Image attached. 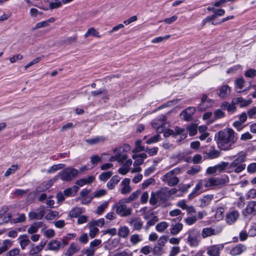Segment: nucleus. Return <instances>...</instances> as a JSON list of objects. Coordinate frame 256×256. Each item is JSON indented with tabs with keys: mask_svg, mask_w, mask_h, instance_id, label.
<instances>
[{
	"mask_svg": "<svg viewBox=\"0 0 256 256\" xmlns=\"http://www.w3.org/2000/svg\"><path fill=\"white\" fill-rule=\"evenodd\" d=\"M174 172V170L166 173L163 176L162 180L168 182V186H173L177 184L179 182V180L176 176H172Z\"/></svg>",
	"mask_w": 256,
	"mask_h": 256,
	"instance_id": "obj_9",
	"label": "nucleus"
},
{
	"mask_svg": "<svg viewBox=\"0 0 256 256\" xmlns=\"http://www.w3.org/2000/svg\"><path fill=\"white\" fill-rule=\"evenodd\" d=\"M129 234L130 230L127 226H122L118 230V235L121 238H126L128 237Z\"/></svg>",
	"mask_w": 256,
	"mask_h": 256,
	"instance_id": "obj_26",
	"label": "nucleus"
},
{
	"mask_svg": "<svg viewBox=\"0 0 256 256\" xmlns=\"http://www.w3.org/2000/svg\"><path fill=\"white\" fill-rule=\"evenodd\" d=\"M256 76V70L250 68L246 72L244 76L246 78H252Z\"/></svg>",
	"mask_w": 256,
	"mask_h": 256,
	"instance_id": "obj_49",
	"label": "nucleus"
},
{
	"mask_svg": "<svg viewBox=\"0 0 256 256\" xmlns=\"http://www.w3.org/2000/svg\"><path fill=\"white\" fill-rule=\"evenodd\" d=\"M120 180V178L115 175L113 176L112 178L107 183V186L110 189L112 190L114 188L115 186L118 184Z\"/></svg>",
	"mask_w": 256,
	"mask_h": 256,
	"instance_id": "obj_21",
	"label": "nucleus"
},
{
	"mask_svg": "<svg viewBox=\"0 0 256 256\" xmlns=\"http://www.w3.org/2000/svg\"><path fill=\"white\" fill-rule=\"evenodd\" d=\"M214 196L212 194H208L201 198L200 200V206L205 207L210 204L211 200L213 199Z\"/></svg>",
	"mask_w": 256,
	"mask_h": 256,
	"instance_id": "obj_23",
	"label": "nucleus"
},
{
	"mask_svg": "<svg viewBox=\"0 0 256 256\" xmlns=\"http://www.w3.org/2000/svg\"><path fill=\"white\" fill-rule=\"evenodd\" d=\"M131 226H132L134 230H140L142 229L143 226V222L140 218L132 219L130 222Z\"/></svg>",
	"mask_w": 256,
	"mask_h": 256,
	"instance_id": "obj_19",
	"label": "nucleus"
},
{
	"mask_svg": "<svg viewBox=\"0 0 256 256\" xmlns=\"http://www.w3.org/2000/svg\"><path fill=\"white\" fill-rule=\"evenodd\" d=\"M18 169V165H12L10 168H8L7 170L4 173V176L8 177L10 174L14 173L16 170Z\"/></svg>",
	"mask_w": 256,
	"mask_h": 256,
	"instance_id": "obj_40",
	"label": "nucleus"
},
{
	"mask_svg": "<svg viewBox=\"0 0 256 256\" xmlns=\"http://www.w3.org/2000/svg\"><path fill=\"white\" fill-rule=\"evenodd\" d=\"M48 22H46V21H42L39 22H38L35 26L32 28L33 30H36L38 28H44L46 26H48Z\"/></svg>",
	"mask_w": 256,
	"mask_h": 256,
	"instance_id": "obj_54",
	"label": "nucleus"
},
{
	"mask_svg": "<svg viewBox=\"0 0 256 256\" xmlns=\"http://www.w3.org/2000/svg\"><path fill=\"white\" fill-rule=\"evenodd\" d=\"M44 236L48 238H51L55 236V232L52 229L47 230L44 232Z\"/></svg>",
	"mask_w": 256,
	"mask_h": 256,
	"instance_id": "obj_63",
	"label": "nucleus"
},
{
	"mask_svg": "<svg viewBox=\"0 0 256 256\" xmlns=\"http://www.w3.org/2000/svg\"><path fill=\"white\" fill-rule=\"evenodd\" d=\"M158 221V218L157 216H154L152 218L148 220L145 226L146 230H148L150 227L155 224L156 222Z\"/></svg>",
	"mask_w": 256,
	"mask_h": 256,
	"instance_id": "obj_44",
	"label": "nucleus"
},
{
	"mask_svg": "<svg viewBox=\"0 0 256 256\" xmlns=\"http://www.w3.org/2000/svg\"><path fill=\"white\" fill-rule=\"evenodd\" d=\"M58 214L59 213L58 211H51L46 215L45 218L48 220H52L55 218L58 217Z\"/></svg>",
	"mask_w": 256,
	"mask_h": 256,
	"instance_id": "obj_41",
	"label": "nucleus"
},
{
	"mask_svg": "<svg viewBox=\"0 0 256 256\" xmlns=\"http://www.w3.org/2000/svg\"><path fill=\"white\" fill-rule=\"evenodd\" d=\"M102 241L99 239H95L92 242H90V247L96 248H97V247L101 244Z\"/></svg>",
	"mask_w": 256,
	"mask_h": 256,
	"instance_id": "obj_56",
	"label": "nucleus"
},
{
	"mask_svg": "<svg viewBox=\"0 0 256 256\" xmlns=\"http://www.w3.org/2000/svg\"><path fill=\"white\" fill-rule=\"evenodd\" d=\"M78 174V170L72 167L64 168L54 177L56 180L60 178L63 181L68 182L74 178Z\"/></svg>",
	"mask_w": 256,
	"mask_h": 256,
	"instance_id": "obj_3",
	"label": "nucleus"
},
{
	"mask_svg": "<svg viewBox=\"0 0 256 256\" xmlns=\"http://www.w3.org/2000/svg\"><path fill=\"white\" fill-rule=\"evenodd\" d=\"M183 224L182 223L178 222L172 225L170 229V234L172 235L178 234L182 229Z\"/></svg>",
	"mask_w": 256,
	"mask_h": 256,
	"instance_id": "obj_24",
	"label": "nucleus"
},
{
	"mask_svg": "<svg viewBox=\"0 0 256 256\" xmlns=\"http://www.w3.org/2000/svg\"><path fill=\"white\" fill-rule=\"evenodd\" d=\"M242 214L244 216L256 215V201L250 202L246 208L243 210Z\"/></svg>",
	"mask_w": 256,
	"mask_h": 256,
	"instance_id": "obj_11",
	"label": "nucleus"
},
{
	"mask_svg": "<svg viewBox=\"0 0 256 256\" xmlns=\"http://www.w3.org/2000/svg\"><path fill=\"white\" fill-rule=\"evenodd\" d=\"M62 3L59 0H54V2H52L50 4V8L53 10L60 7Z\"/></svg>",
	"mask_w": 256,
	"mask_h": 256,
	"instance_id": "obj_52",
	"label": "nucleus"
},
{
	"mask_svg": "<svg viewBox=\"0 0 256 256\" xmlns=\"http://www.w3.org/2000/svg\"><path fill=\"white\" fill-rule=\"evenodd\" d=\"M161 196L158 195L157 192L156 193L152 192L151 194V196L150 200V204L151 205L154 206L158 201V197Z\"/></svg>",
	"mask_w": 256,
	"mask_h": 256,
	"instance_id": "obj_37",
	"label": "nucleus"
},
{
	"mask_svg": "<svg viewBox=\"0 0 256 256\" xmlns=\"http://www.w3.org/2000/svg\"><path fill=\"white\" fill-rule=\"evenodd\" d=\"M224 216V209L220 207L216 209L215 214L216 218L217 220H222Z\"/></svg>",
	"mask_w": 256,
	"mask_h": 256,
	"instance_id": "obj_39",
	"label": "nucleus"
},
{
	"mask_svg": "<svg viewBox=\"0 0 256 256\" xmlns=\"http://www.w3.org/2000/svg\"><path fill=\"white\" fill-rule=\"evenodd\" d=\"M235 158L234 160L229 164V170L228 172H234L239 174L245 170L246 164L244 162L246 160V156L243 152H241L238 154V156H233L230 157V159Z\"/></svg>",
	"mask_w": 256,
	"mask_h": 256,
	"instance_id": "obj_2",
	"label": "nucleus"
},
{
	"mask_svg": "<svg viewBox=\"0 0 256 256\" xmlns=\"http://www.w3.org/2000/svg\"><path fill=\"white\" fill-rule=\"evenodd\" d=\"M20 252L18 248H14L8 251L6 254V256H18Z\"/></svg>",
	"mask_w": 256,
	"mask_h": 256,
	"instance_id": "obj_51",
	"label": "nucleus"
},
{
	"mask_svg": "<svg viewBox=\"0 0 256 256\" xmlns=\"http://www.w3.org/2000/svg\"><path fill=\"white\" fill-rule=\"evenodd\" d=\"M230 87L227 84L224 85L220 88L218 96L220 98H224L230 92Z\"/></svg>",
	"mask_w": 256,
	"mask_h": 256,
	"instance_id": "obj_25",
	"label": "nucleus"
},
{
	"mask_svg": "<svg viewBox=\"0 0 256 256\" xmlns=\"http://www.w3.org/2000/svg\"><path fill=\"white\" fill-rule=\"evenodd\" d=\"M116 208V214L120 216L126 217L131 214L132 209L130 208H128L126 204L124 202H119V205L115 206Z\"/></svg>",
	"mask_w": 256,
	"mask_h": 256,
	"instance_id": "obj_6",
	"label": "nucleus"
},
{
	"mask_svg": "<svg viewBox=\"0 0 256 256\" xmlns=\"http://www.w3.org/2000/svg\"><path fill=\"white\" fill-rule=\"evenodd\" d=\"M82 210L80 208H74L69 212V216L71 218L78 217L82 214Z\"/></svg>",
	"mask_w": 256,
	"mask_h": 256,
	"instance_id": "obj_30",
	"label": "nucleus"
},
{
	"mask_svg": "<svg viewBox=\"0 0 256 256\" xmlns=\"http://www.w3.org/2000/svg\"><path fill=\"white\" fill-rule=\"evenodd\" d=\"M221 154V152L214 148V146H211L207 153L208 158L210 159H214L218 158Z\"/></svg>",
	"mask_w": 256,
	"mask_h": 256,
	"instance_id": "obj_20",
	"label": "nucleus"
},
{
	"mask_svg": "<svg viewBox=\"0 0 256 256\" xmlns=\"http://www.w3.org/2000/svg\"><path fill=\"white\" fill-rule=\"evenodd\" d=\"M104 224V220L103 218H100L98 220H92L90 222V226L102 227Z\"/></svg>",
	"mask_w": 256,
	"mask_h": 256,
	"instance_id": "obj_32",
	"label": "nucleus"
},
{
	"mask_svg": "<svg viewBox=\"0 0 256 256\" xmlns=\"http://www.w3.org/2000/svg\"><path fill=\"white\" fill-rule=\"evenodd\" d=\"M26 216L24 214H20L18 217L15 218H12L11 220L12 223L16 224L19 222H22L26 220Z\"/></svg>",
	"mask_w": 256,
	"mask_h": 256,
	"instance_id": "obj_43",
	"label": "nucleus"
},
{
	"mask_svg": "<svg viewBox=\"0 0 256 256\" xmlns=\"http://www.w3.org/2000/svg\"><path fill=\"white\" fill-rule=\"evenodd\" d=\"M168 224L166 222H162L158 224L156 226V230L158 232H163L168 227Z\"/></svg>",
	"mask_w": 256,
	"mask_h": 256,
	"instance_id": "obj_33",
	"label": "nucleus"
},
{
	"mask_svg": "<svg viewBox=\"0 0 256 256\" xmlns=\"http://www.w3.org/2000/svg\"><path fill=\"white\" fill-rule=\"evenodd\" d=\"M196 108L193 106H189L182 111L181 114L183 118L186 121H190L192 120V116L194 113Z\"/></svg>",
	"mask_w": 256,
	"mask_h": 256,
	"instance_id": "obj_13",
	"label": "nucleus"
},
{
	"mask_svg": "<svg viewBox=\"0 0 256 256\" xmlns=\"http://www.w3.org/2000/svg\"><path fill=\"white\" fill-rule=\"evenodd\" d=\"M244 82L245 81L242 78L237 79L235 82L236 87L240 90L242 89V88L244 87Z\"/></svg>",
	"mask_w": 256,
	"mask_h": 256,
	"instance_id": "obj_55",
	"label": "nucleus"
},
{
	"mask_svg": "<svg viewBox=\"0 0 256 256\" xmlns=\"http://www.w3.org/2000/svg\"><path fill=\"white\" fill-rule=\"evenodd\" d=\"M46 212L44 209L41 210L39 212H30L28 216L30 220H42Z\"/></svg>",
	"mask_w": 256,
	"mask_h": 256,
	"instance_id": "obj_16",
	"label": "nucleus"
},
{
	"mask_svg": "<svg viewBox=\"0 0 256 256\" xmlns=\"http://www.w3.org/2000/svg\"><path fill=\"white\" fill-rule=\"evenodd\" d=\"M187 242L191 247H196L199 244L200 231L196 229L190 230L187 232Z\"/></svg>",
	"mask_w": 256,
	"mask_h": 256,
	"instance_id": "obj_5",
	"label": "nucleus"
},
{
	"mask_svg": "<svg viewBox=\"0 0 256 256\" xmlns=\"http://www.w3.org/2000/svg\"><path fill=\"white\" fill-rule=\"evenodd\" d=\"M79 250L77 245L74 242H72L70 244L68 249L66 250L65 255L66 256H72L74 254L78 252Z\"/></svg>",
	"mask_w": 256,
	"mask_h": 256,
	"instance_id": "obj_22",
	"label": "nucleus"
},
{
	"mask_svg": "<svg viewBox=\"0 0 256 256\" xmlns=\"http://www.w3.org/2000/svg\"><path fill=\"white\" fill-rule=\"evenodd\" d=\"M208 96L206 94H203L201 98V102L198 106V108L200 111H204L208 107H210L214 104L212 100L207 99Z\"/></svg>",
	"mask_w": 256,
	"mask_h": 256,
	"instance_id": "obj_10",
	"label": "nucleus"
},
{
	"mask_svg": "<svg viewBox=\"0 0 256 256\" xmlns=\"http://www.w3.org/2000/svg\"><path fill=\"white\" fill-rule=\"evenodd\" d=\"M112 174V172L110 171H108L102 173L99 176V179L102 180L105 182L108 180Z\"/></svg>",
	"mask_w": 256,
	"mask_h": 256,
	"instance_id": "obj_38",
	"label": "nucleus"
},
{
	"mask_svg": "<svg viewBox=\"0 0 256 256\" xmlns=\"http://www.w3.org/2000/svg\"><path fill=\"white\" fill-rule=\"evenodd\" d=\"M226 180L225 178H212L208 180H204V186L205 187H210L212 186H218L225 184Z\"/></svg>",
	"mask_w": 256,
	"mask_h": 256,
	"instance_id": "obj_7",
	"label": "nucleus"
},
{
	"mask_svg": "<svg viewBox=\"0 0 256 256\" xmlns=\"http://www.w3.org/2000/svg\"><path fill=\"white\" fill-rule=\"evenodd\" d=\"M141 241L138 234H135L131 236L130 238V242L134 245L136 244L138 242Z\"/></svg>",
	"mask_w": 256,
	"mask_h": 256,
	"instance_id": "obj_50",
	"label": "nucleus"
},
{
	"mask_svg": "<svg viewBox=\"0 0 256 256\" xmlns=\"http://www.w3.org/2000/svg\"><path fill=\"white\" fill-rule=\"evenodd\" d=\"M180 252V248L179 246H174L170 251L169 256H176Z\"/></svg>",
	"mask_w": 256,
	"mask_h": 256,
	"instance_id": "obj_64",
	"label": "nucleus"
},
{
	"mask_svg": "<svg viewBox=\"0 0 256 256\" xmlns=\"http://www.w3.org/2000/svg\"><path fill=\"white\" fill-rule=\"evenodd\" d=\"M47 246L48 250L57 252L62 246V244L57 240H52L48 244Z\"/></svg>",
	"mask_w": 256,
	"mask_h": 256,
	"instance_id": "obj_14",
	"label": "nucleus"
},
{
	"mask_svg": "<svg viewBox=\"0 0 256 256\" xmlns=\"http://www.w3.org/2000/svg\"><path fill=\"white\" fill-rule=\"evenodd\" d=\"M106 140L104 136H97L92 138L86 140V142L90 145H94L99 143L104 142Z\"/></svg>",
	"mask_w": 256,
	"mask_h": 256,
	"instance_id": "obj_18",
	"label": "nucleus"
},
{
	"mask_svg": "<svg viewBox=\"0 0 256 256\" xmlns=\"http://www.w3.org/2000/svg\"><path fill=\"white\" fill-rule=\"evenodd\" d=\"M65 166L64 164H54L50 166L48 170L47 173L53 174L56 172L58 170L63 168Z\"/></svg>",
	"mask_w": 256,
	"mask_h": 256,
	"instance_id": "obj_28",
	"label": "nucleus"
},
{
	"mask_svg": "<svg viewBox=\"0 0 256 256\" xmlns=\"http://www.w3.org/2000/svg\"><path fill=\"white\" fill-rule=\"evenodd\" d=\"M240 214L238 211L236 210H232L226 214V221L227 224H232L236 222Z\"/></svg>",
	"mask_w": 256,
	"mask_h": 256,
	"instance_id": "obj_12",
	"label": "nucleus"
},
{
	"mask_svg": "<svg viewBox=\"0 0 256 256\" xmlns=\"http://www.w3.org/2000/svg\"><path fill=\"white\" fill-rule=\"evenodd\" d=\"M18 240H20V244L22 250L26 248L30 243L28 235L23 234L19 236Z\"/></svg>",
	"mask_w": 256,
	"mask_h": 256,
	"instance_id": "obj_17",
	"label": "nucleus"
},
{
	"mask_svg": "<svg viewBox=\"0 0 256 256\" xmlns=\"http://www.w3.org/2000/svg\"><path fill=\"white\" fill-rule=\"evenodd\" d=\"M38 229L34 224V223L30 225V228L28 229V232L30 234H34L38 232Z\"/></svg>",
	"mask_w": 256,
	"mask_h": 256,
	"instance_id": "obj_61",
	"label": "nucleus"
},
{
	"mask_svg": "<svg viewBox=\"0 0 256 256\" xmlns=\"http://www.w3.org/2000/svg\"><path fill=\"white\" fill-rule=\"evenodd\" d=\"M247 171L249 174H254L256 172V162L250 164L247 166Z\"/></svg>",
	"mask_w": 256,
	"mask_h": 256,
	"instance_id": "obj_48",
	"label": "nucleus"
},
{
	"mask_svg": "<svg viewBox=\"0 0 256 256\" xmlns=\"http://www.w3.org/2000/svg\"><path fill=\"white\" fill-rule=\"evenodd\" d=\"M32 248H31L30 254L31 256H34L35 254H37L38 252L42 250V246H40L39 245L34 246V244H32Z\"/></svg>",
	"mask_w": 256,
	"mask_h": 256,
	"instance_id": "obj_35",
	"label": "nucleus"
},
{
	"mask_svg": "<svg viewBox=\"0 0 256 256\" xmlns=\"http://www.w3.org/2000/svg\"><path fill=\"white\" fill-rule=\"evenodd\" d=\"M12 214L10 213H8L7 216H4L0 214V225L8 223L10 220L11 221Z\"/></svg>",
	"mask_w": 256,
	"mask_h": 256,
	"instance_id": "obj_34",
	"label": "nucleus"
},
{
	"mask_svg": "<svg viewBox=\"0 0 256 256\" xmlns=\"http://www.w3.org/2000/svg\"><path fill=\"white\" fill-rule=\"evenodd\" d=\"M188 131L189 132V135L191 136H194L197 132V130L195 126H188L187 128Z\"/></svg>",
	"mask_w": 256,
	"mask_h": 256,
	"instance_id": "obj_58",
	"label": "nucleus"
},
{
	"mask_svg": "<svg viewBox=\"0 0 256 256\" xmlns=\"http://www.w3.org/2000/svg\"><path fill=\"white\" fill-rule=\"evenodd\" d=\"M167 238L168 237L165 236H162L160 237L158 240V244L156 245L164 248V244L166 241Z\"/></svg>",
	"mask_w": 256,
	"mask_h": 256,
	"instance_id": "obj_59",
	"label": "nucleus"
},
{
	"mask_svg": "<svg viewBox=\"0 0 256 256\" xmlns=\"http://www.w3.org/2000/svg\"><path fill=\"white\" fill-rule=\"evenodd\" d=\"M158 150V148L157 147H154L152 148H149L147 147L145 150L150 156H153L157 154Z\"/></svg>",
	"mask_w": 256,
	"mask_h": 256,
	"instance_id": "obj_47",
	"label": "nucleus"
},
{
	"mask_svg": "<svg viewBox=\"0 0 256 256\" xmlns=\"http://www.w3.org/2000/svg\"><path fill=\"white\" fill-rule=\"evenodd\" d=\"M152 250V247L148 246H146L140 249V252L146 255L149 254Z\"/></svg>",
	"mask_w": 256,
	"mask_h": 256,
	"instance_id": "obj_57",
	"label": "nucleus"
},
{
	"mask_svg": "<svg viewBox=\"0 0 256 256\" xmlns=\"http://www.w3.org/2000/svg\"><path fill=\"white\" fill-rule=\"evenodd\" d=\"M214 115L215 118L218 119L224 117L225 114L222 110L218 109L214 112Z\"/></svg>",
	"mask_w": 256,
	"mask_h": 256,
	"instance_id": "obj_62",
	"label": "nucleus"
},
{
	"mask_svg": "<svg viewBox=\"0 0 256 256\" xmlns=\"http://www.w3.org/2000/svg\"><path fill=\"white\" fill-rule=\"evenodd\" d=\"M224 226L220 224L204 228L202 230V236L205 238L212 236L218 235L222 232Z\"/></svg>",
	"mask_w": 256,
	"mask_h": 256,
	"instance_id": "obj_4",
	"label": "nucleus"
},
{
	"mask_svg": "<svg viewBox=\"0 0 256 256\" xmlns=\"http://www.w3.org/2000/svg\"><path fill=\"white\" fill-rule=\"evenodd\" d=\"M141 140H138L135 142V148L133 150V152H138L142 151L145 150V148L144 146H141Z\"/></svg>",
	"mask_w": 256,
	"mask_h": 256,
	"instance_id": "obj_36",
	"label": "nucleus"
},
{
	"mask_svg": "<svg viewBox=\"0 0 256 256\" xmlns=\"http://www.w3.org/2000/svg\"><path fill=\"white\" fill-rule=\"evenodd\" d=\"M224 248V244H213L206 248V254L209 256H220V252Z\"/></svg>",
	"mask_w": 256,
	"mask_h": 256,
	"instance_id": "obj_8",
	"label": "nucleus"
},
{
	"mask_svg": "<svg viewBox=\"0 0 256 256\" xmlns=\"http://www.w3.org/2000/svg\"><path fill=\"white\" fill-rule=\"evenodd\" d=\"M152 252L153 254L155 256H161L165 252L164 248L155 245L152 248Z\"/></svg>",
	"mask_w": 256,
	"mask_h": 256,
	"instance_id": "obj_31",
	"label": "nucleus"
},
{
	"mask_svg": "<svg viewBox=\"0 0 256 256\" xmlns=\"http://www.w3.org/2000/svg\"><path fill=\"white\" fill-rule=\"evenodd\" d=\"M200 166H192L190 170L187 171V174H188L194 175L200 171Z\"/></svg>",
	"mask_w": 256,
	"mask_h": 256,
	"instance_id": "obj_46",
	"label": "nucleus"
},
{
	"mask_svg": "<svg viewBox=\"0 0 256 256\" xmlns=\"http://www.w3.org/2000/svg\"><path fill=\"white\" fill-rule=\"evenodd\" d=\"M106 194V190L104 189L100 190L97 191H96L94 192V196L92 197L93 198H99L101 197L104 195H105Z\"/></svg>",
	"mask_w": 256,
	"mask_h": 256,
	"instance_id": "obj_60",
	"label": "nucleus"
},
{
	"mask_svg": "<svg viewBox=\"0 0 256 256\" xmlns=\"http://www.w3.org/2000/svg\"><path fill=\"white\" fill-rule=\"evenodd\" d=\"M246 250V247L242 244H238L234 246L230 251V254L232 256L240 254Z\"/></svg>",
	"mask_w": 256,
	"mask_h": 256,
	"instance_id": "obj_15",
	"label": "nucleus"
},
{
	"mask_svg": "<svg viewBox=\"0 0 256 256\" xmlns=\"http://www.w3.org/2000/svg\"><path fill=\"white\" fill-rule=\"evenodd\" d=\"M108 202H103L97 208L96 214L98 215H101L104 212L105 209L108 207Z\"/></svg>",
	"mask_w": 256,
	"mask_h": 256,
	"instance_id": "obj_42",
	"label": "nucleus"
},
{
	"mask_svg": "<svg viewBox=\"0 0 256 256\" xmlns=\"http://www.w3.org/2000/svg\"><path fill=\"white\" fill-rule=\"evenodd\" d=\"M217 172H222L226 169L229 170V163L228 162H222V163L216 165Z\"/></svg>",
	"mask_w": 256,
	"mask_h": 256,
	"instance_id": "obj_29",
	"label": "nucleus"
},
{
	"mask_svg": "<svg viewBox=\"0 0 256 256\" xmlns=\"http://www.w3.org/2000/svg\"><path fill=\"white\" fill-rule=\"evenodd\" d=\"M160 136L158 134H157L151 137L149 139H148L146 140V143L148 144H150L156 143V142L160 141Z\"/></svg>",
	"mask_w": 256,
	"mask_h": 256,
	"instance_id": "obj_45",
	"label": "nucleus"
},
{
	"mask_svg": "<svg viewBox=\"0 0 256 256\" xmlns=\"http://www.w3.org/2000/svg\"><path fill=\"white\" fill-rule=\"evenodd\" d=\"M132 158L135 160L134 162V166H138L143 164L144 161L140 158V156L138 155H134L132 156Z\"/></svg>",
	"mask_w": 256,
	"mask_h": 256,
	"instance_id": "obj_53",
	"label": "nucleus"
},
{
	"mask_svg": "<svg viewBox=\"0 0 256 256\" xmlns=\"http://www.w3.org/2000/svg\"><path fill=\"white\" fill-rule=\"evenodd\" d=\"M90 36L98 38H100L99 32L94 28H91L88 29L87 32L84 34V38H88Z\"/></svg>",
	"mask_w": 256,
	"mask_h": 256,
	"instance_id": "obj_27",
	"label": "nucleus"
},
{
	"mask_svg": "<svg viewBox=\"0 0 256 256\" xmlns=\"http://www.w3.org/2000/svg\"><path fill=\"white\" fill-rule=\"evenodd\" d=\"M238 136V134L232 128H228L216 132L214 140L220 150L228 151L235 148Z\"/></svg>",
	"mask_w": 256,
	"mask_h": 256,
	"instance_id": "obj_1",
	"label": "nucleus"
}]
</instances>
